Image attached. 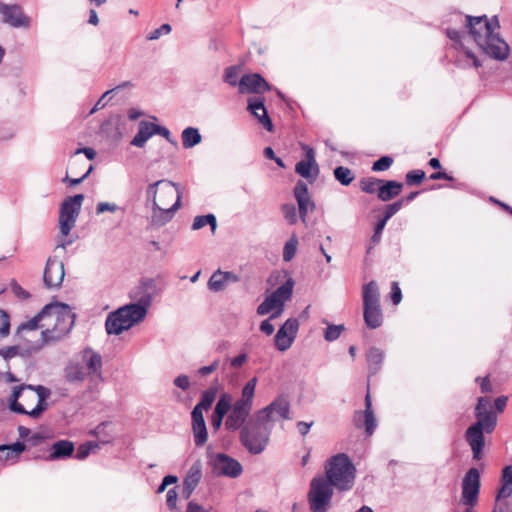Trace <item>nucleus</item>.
<instances>
[{"label":"nucleus","mask_w":512,"mask_h":512,"mask_svg":"<svg viewBox=\"0 0 512 512\" xmlns=\"http://www.w3.org/2000/svg\"><path fill=\"white\" fill-rule=\"evenodd\" d=\"M326 476H316L310 481L307 501L310 511L328 512L334 490L348 491L355 480V467L344 453L332 456L325 467Z\"/></svg>","instance_id":"obj_1"},{"label":"nucleus","mask_w":512,"mask_h":512,"mask_svg":"<svg viewBox=\"0 0 512 512\" xmlns=\"http://www.w3.org/2000/svg\"><path fill=\"white\" fill-rule=\"evenodd\" d=\"M75 321V314L71 308L63 303L46 305L42 311L32 319L23 322L18 327V332H30L41 329L40 337L30 347L31 350L40 349L49 341L58 340L67 335Z\"/></svg>","instance_id":"obj_2"},{"label":"nucleus","mask_w":512,"mask_h":512,"mask_svg":"<svg viewBox=\"0 0 512 512\" xmlns=\"http://www.w3.org/2000/svg\"><path fill=\"white\" fill-rule=\"evenodd\" d=\"M464 25L484 54L498 61L508 58L510 47L499 34L500 23L497 15L491 18L486 15H466Z\"/></svg>","instance_id":"obj_3"},{"label":"nucleus","mask_w":512,"mask_h":512,"mask_svg":"<svg viewBox=\"0 0 512 512\" xmlns=\"http://www.w3.org/2000/svg\"><path fill=\"white\" fill-rule=\"evenodd\" d=\"M475 417L477 421L466 430L465 437L471 447L473 459L480 460L485 445L484 433H492L497 425V415L492 410L488 397L478 398Z\"/></svg>","instance_id":"obj_4"},{"label":"nucleus","mask_w":512,"mask_h":512,"mask_svg":"<svg viewBox=\"0 0 512 512\" xmlns=\"http://www.w3.org/2000/svg\"><path fill=\"white\" fill-rule=\"evenodd\" d=\"M49 396L50 390L44 386L33 387L31 385H24L13 390L9 407L18 414L39 418L47 409V399Z\"/></svg>","instance_id":"obj_5"},{"label":"nucleus","mask_w":512,"mask_h":512,"mask_svg":"<svg viewBox=\"0 0 512 512\" xmlns=\"http://www.w3.org/2000/svg\"><path fill=\"white\" fill-rule=\"evenodd\" d=\"M272 427V424L261 421L260 417L255 414L240 431L241 444L251 454L262 453L269 443Z\"/></svg>","instance_id":"obj_6"},{"label":"nucleus","mask_w":512,"mask_h":512,"mask_svg":"<svg viewBox=\"0 0 512 512\" xmlns=\"http://www.w3.org/2000/svg\"><path fill=\"white\" fill-rule=\"evenodd\" d=\"M101 357L91 350L83 351L66 368V377L70 382H81L99 374Z\"/></svg>","instance_id":"obj_7"},{"label":"nucleus","mask_w":512,"mask_h":512,"mask_svg":"<svg viewBox=\"0 0 512 512\" xmlns=\"http://www.w3.org/2000/svg\"><path fill=\"white\" fill-rule=\"evenodd\" d=\"M83 200L84 196L77 194L62 202L59 212V229L62 236L67 237L74 228Z\"/></svg>","instance_id":"obj_8"},{"label":"nucleus","mask_w":512,"mask_h":512,"mask_svg":"<svg viewBox=\"0 0 512 512\" xmlns=\"http://www.w3.org/2000/svg\"><path fill=\"white\" fill-rule=\"evenodd\" d=\"M178 195L182 196L179 185L166 179L150 184L146 190L147 202L158 201L163 207L167 206L174 198L176 200Z\"/></svg>","instance_id":"obj_9"},{"label":"nucleus","mask_w":512,"mask_h":512,"mask_svg":"<svg viewBox=\"0 0 512 512\" xmlns=\"http://www.w3.org/2000/svg\"><path fill=\"white\" fill-rule=\"evenodd\" d=\"M479 491L480 473L477 468H470L462 480V503L472 508L478 501Z\"/></svg>","instance_id":"obj_10"},{"label":"nucleus","mask_w":512,"mask_h":512,"mask_svg":"<svg viewBox=\"0 0 512 512\" xmlns=\"http://www.w3.org/2000/svg\"><path fill=\"white\" fill-rule=\"evenodd\" d=\"M210 463L216 475L237 478L243 471L242 465L238 460L224 453H217L212 456Z\"/></svg>","instance_id":"obj_11"},{"label":"nucleus","mask_w":512,"mask_h":512,"mask_svg":"<svg viewBox=\"0 0 512 512\" xmlns=\"http://www.w3.org/2000/svg\"><path fill=\"white\" fill-rule=\"evenodd\" d=\"M256 415L260 417L261 421L273 425L275 421L274 415L284 420L290 419V404L284 397H278L269 405L259 410Z\"/></svg>","instance_id":"obj_12"},{"label":"nucleus","mask_w":512,"mask_h":512,"mask_svg":"<svg viewBox=\"0 0 512 512\" xmlns=\"http://www.w3.org/2000/svg\"><path fill=\"white\" fill-rule=\"evenodd\" d=\"M293 195L297 201L299 218L303 223H306L308 214L316 208L307 184L299 180L293 189Z\"/></svg>","instance_id":"obj_13"},{"label":"nucleus","mask_w":512,"mask_h":512,"mask_svg":"<svg viewBox=\"0 0 512 512\" xmlns=\"http://www.w3.org/2000/svg\"><path fill=\"white\" fill-rule=\"evenodd\" d=\"M180 207L181 195H178L175 202L169 208L160 206L158 201H154V203H151L152 212L150 216V224L155 227H162L166 225L173 219L175 213Z\"/></svg>","instance_id":"obj_14"},{"label":"nucleus","mask_w":512,"mask_h":512,"mask_svg":"<svg viewBox=\"0 0 512 512\" xmlns=\"http://www.w3.org/2000/svg\"><path fill=\"white\" fill-rule=\"evenodd\" d=\"M159 294L157 283L152 278H143L136 286L130 299L133 302L151 306L153 299Z\"/></svg>","instance_id":"obj_15"},{"label":"nucleus","mask_w":512,"mask_h":512,"mask_svg":"<svg viewBox=\"0 0 512 512\" xmlns=\"http://www.w3.org/2000/svg\"><path fill=\"white\" fill-rule=\"evenodd\" d=\"M302 149L305 151L304 160L299 161L295 166V172L301 177L313 183L319 173V168L315 160V152L313 148L308 145H303Z\"/></svg>","instance_id":"obj_16"},{"label":"nucleus","mask_w":512,"mask_h":512,"mask_svg":"<svg viewBox=\"0 0 512 512\" xmlns=\"http://www.w3.org/2000/svg\"><path fill=\"white\" fill-rule=\"evenodd\" d=\"M43 278L48 288L60 287L65 278L63 262L56 257L49 258L44 269Z\"/></svg>","instance_id":"obj_17"},{"label":"nucleus","mask_w":512,"mask_h":512,"mask_svg":"<svg viewBox=\"0 0 512 512\" xmlns=\"http://www.w3.org/2000/svg\"><path fill=\"white\" fill-rule=\"evenodd\" d=\"M353 421L357 428H365L367 436H371L374 433L377 422L372 410V401L369 393L365 397V410L355 411Z\"/></svg>","instance_id":"obj_18"},{"label":"nucleus","mask_w":512,"mask_h":512,"mask_svg":"<svg viewBox=\"0 0 512 512\" xmlns=\"http://www.w3.org/2000/svg\"><path fill=\"white\" fill-rule=\"evenodd\" d=\"M252 407L235 401L231 407L230 413L225 420V428L230 431L242 429L247 418L250 415Z\"/></svg>","instance_id":"obj_19"},{"label":"nucleus","mask_w":512,"mask_h":512,"mask_svg":"<svg viewBox=\"0 0 512 512\" xmlns=\"http://www.w3.org/2000/svg\"><path fill=\"white\" fill-rule=\"evenodd\" d=\"M106 331L109 335H119L128 329V305H124L114 312H111L105 322Z\"/></svg>","instance_id":"obj_20"},{"label":"nucleus","mask_w":512,"mask_h":512,"mask_svg":"<svg viewBox=\"0 0 512 512\" xmlns=\"http://www.w3.org/2000/svg\"><path fill=\"white\" fill-rule=\"evenodd\" d=\"M270 89L268 82L258 73L246 74L239 80L240 93H264Z\"/></svg>","instance_id":"obj_21"},{"label":"nucleus","mask_w":512,"mask_h":512,"mask_svg":"<svg viewBox=\"0 0 512 512\" xmlns=\"http://www.w3.org/2000/svg\"><path fill=\"white\" fill-rule=\"evenodd\" d=\"M0 14L4 22L13 27H28L30 25V18L24 15L16 5L0 4Z\"/></svg>","instance_id":"obj_22"},{"label":"nucleus","mask_w":512,"mask_h":512,"mask_svg":"<svg viewBox=\"0 0 512 512\" xmlns=\"http://www.w3.org/2000/svg\"><path fill=\"white\" fill-rule=\"evenodd\" d=\"M247 109L251 114L263 125V127L271 132L273 130L272 121L268 115L267 109L264 105V98L251 97L248 99Z\"/></svg>","instance_id":"obj_23"},{"label":"nucleus","mask_w":512,"mask_h":512,"mask_svg":"<svg viewBox=\"0 0 512 512\" xmlns=\"http://www.w3.org/2000/svg\"><path fill=\"white\" fill-rule=\"evenodd\" d=\"M192 418V432L194 436V443L197 447H202L208 439L206 423L203 414L197 411L191 412Z\"/></svg>","instance_id":"obj_24"},{"label":"nucleus","mask_w":512,"mask_h":512,"mask_svg":"<svg viewBox=\"0 0 512 512\" xmlns=\"http://www.w3.org/2000/svg\"><path fill=\"white\" fill-rule=\"evenodd\" d=\"M455 65L461 69L479 68L482 66L478 57L463 44H460L454 60Z\"/></svg>","instance_id":"obj_25"},{"label":"nucleus","mask_w":512,"mask_h":512,"mask_svg":"<svg viewBox=\"0 0 512 512\" xmlns=\"http://www.w3.org/2000/svg\"><path fill=\"white\" fill-rule=\"evenodd\" d=\"M25 448L26 446L23 442H16L12 445H1L0 462L3 464L15 463Z\"/></svg>","instance_id":"obj_26"},{"label":"nucleus","mask_w":512,"mask_h":512,"mask_svg":"<svg viewBox=\"0 0 512 512\" xmlns=\"http://www.w3.org/2000/svg\"><path fill=\"white\" fill-rule=\"evenodd\" d=\"M153 136V122L141 120L138 123V129L135 136L130 140V145L138 148L145 146L147 141Z\"/></svg>","instance_id":"obj_27"},{"label":"nucleus","mask_w":512,"mask_h":512,"mask_svg":"<svg viewBox=\"0 0 512 512\" xmlns=\"http://www.w3.org/2000/svg\"><path fill=\"white\" fill-rule=\"evenodd\" d=\"M403 188V184L401 182H397L394 180H382L380 186L378 187V198L381 201L387 202L396 196H398Z\"/></svg>","instance_id":"obj_28"},{"label":"nucleus","mask_w":512,"mask_h":512,"mask_svg":"<svg viewBox=\"0 0 512 512\" xmlns=\"http://www.w3.org/2000/svg\"><path fill=\"white\" fill-rule=\"evenodd\" d=\"M283 310L284 308L280 304V301H278L271 293L257 307V314L263 316L272 312V314L270 315V319H275L281 315Z\"/></svg>","instance_id":"obj_29"},{"label":"nucleus","mask_w":512,"mask_h":512,"mask_svg":"<svg viewBox=\"0 0 512 512\" xmlns=\"http://www.w3.org/2000/svg\"><path fill=\"white\" fill-rule=\"evenodd\" d=\"M237 281V276L232 272H223L221 270H217L214 272L209 281L208 288L213 292H220L225 289L228 281Z\"/></svg>","instance_id":"obj_30"},{"label":"nucleus","mask_w":512,"mask_h":512,"mask_svg":"<svg viewBox=\"0 0 512 512\" xmlns=\"http://www.w3.org/2000/svg\"><path fill=\"white\" fill-rule=\"evenodd\" d=\"M363 307L380 306V293L375 281H370L362 287Z\"/></svg>","instance_id":"obj_31"},{"label":"nucleus","mask_w":512,"mask_h":512,"mask_svg":"<svg viewBox=\"0 0 512 512\" xmlns=\"http://www.w3.org/2000/svg\"><path fill=\"white\" fill-rule=\"evenodd\" d=\"M363 318L366 326L376 329L382 325L383 314L380 306L363 307Z\"/></svg>","instance_id":"obj_32"},{"label":"nucleus","mask_w":512,"mask_h":512,"mask_svg":"<svg viewBox=\"0 0 512 512\" xmlns=\"http://www.w3.org/2000/svg\"><path fill=\"white\" fill-rule=\"evenodd\" d=\"M74 451V444L68 440H60L55 442L51 447L49 459L56 460L67 458L72 455Z\"/></svg>","instance_id":"obj_33"},{"label":"nucleus","mask_w":512,"mask_h":512,"mask_svg":"<svg viewBox=\"0 0 512 512\" xmlns=\"http://www.w3.org/2000/svg\"><path fill=\"white\" fill-rule=\"evenodd\" d=\"M368 370L370 375L378 373L382 367L384 353L376 347H371L366 353Z\"/></svg>","instance_id":"obj_34"},{"label":"nucleus","mask_w":512,"mask_h":512,"mask_svg":"<svg viewBox=\"0 0 512 512\" xmlns=\"http://www.w3.org/2000/svg\"><path fill=\"white\" fill-rule=\"evenodd\" d=\"M501 488L498 491L496 500L505 499L512 494V465L506 466L502 471Z\"/></svg>","instance_id":"obj_35"},{"label":"nucleus","mask_w":512,"mask_h":512,"mask_svg":"<svg viewBox=\"0 0 512 512\" xmlns=\"http://www.w3.org/2000/svg\"><path fill=\"white\" fill-rule=\"evenodd\" d=\"M217 396V389L210 387L203 391L200 396L199 402L195 405L192 411H198L199 414H203V410H207L211 407Z\"/></svg>","instance_id":"obj_36"},{"label":"nucleus","mask_w":512,"mask_h":512,"mask_svg":"<svg viewBox=\"0 0 512 512\" xmlns=\"http://www.w3.org/2000/svg\"><path fill=\"white\" fill-rule=\"evenodd\" d=\"M151 306L130 302V328L144 321Z\"/></svg>","instance_id":"obj_37"},{"label":"nucleus","mask_w":512,"mask_h":512,"mask_svg":"<svg viewBox=\"0 0 512 512\" xmlns=\"http://www.w3.org/2000/svg\"><path fill=\"white\" fill-rule=\"evenodd\" d=\"M182 145L184 148L189 149L196 145H198L201 140L202 136L199 133V130L194 127H187L182 131Z\"/></svg>","instance_id":"obj_38"},{"label":"nucleus","mask_w":512,"mask_h":512,"mask_svg":"<svg viewBox=\"0 0 512 512\" xmlns=\"http://www.w3.org/2000/svg\"><path fill=\"white\" fill-rule=\"evenodd\" d=\"M294 281L292 278H288L281 286L272 292L274 297L280 301V304L284 308L286 301L290 300L293 292Z\"/></svg>","instance_id":"obj_39"},{"label":"nucleus","mask_w":512,"mask_h":512,"mask_svg":"<svg viewBox=\"0 0 512 512\" xmlns=\"http://www.w3.org/2000/svg\"><path fill=\"white\" fill-rule=\"evenodd\" d=\"M257 384V378L253 377L251 378L242 388L241 397L237 399L236 401L240 403H244L245 405H248L252 407L253 405V399L255 395V387Z\"/></svg>","instance_id":"obj_40"},{"label":"nucleus","mask_w":512,"mask_h":512,"mask_svg":"<svg viewBox=\"0 0 512 512\" xmlns=\"http://www.w3.org/2000/svg\"><path fill=\"white\" fill-rule=\"evenodd\" d=\"M94 435L99 439L101 444H108L114 438V427L110 424L103 423L96 427Z\"/></svg>","instance_id":"obj_41"},{"label":"nucleus","mask_w":512,"mask_h":512,"mask_svg":"<svg viewBox=\"0 0 512 512\" xmlns=\"http://www.w3.org/2000/svg\"><path fill=\"white\" fill-rule=\"evenodd\" d=\"M202 477V470L200 463H194L188 470L186 477L183 480V484L196 488Z\"/></svg>","instance_id":"obj_42"},{"label":"nucleus","mask_w":512,"mask_h":512,"mask_svg":"<svg viewBox=\"0 0 512 512\" xmlns=\"http://www.w3.org/2000/svg\"><path fill=\"white\" fill-rule=\"evenodd\" d=\"M206 225H210L211 231L215 232L217 221L214 214L196 216L193 220L192 230H199Z\"/></svg>","instance_id":"obj_43"},{"label":"nucleus","mask_w":512,"mask_h":512,"mask_svg":"<svg viewBox=\"0 0 512 512\" xmlns=\"http://www.w3.org/2000/svg\"><path fill=\"white\" fill-rule=\"evenodd\" d=\"M105 212L118 214L121 217H124L126 209L125 206H120L114 202H99L96 206V214L100 215Z\"/></svg>","instance_id":"obj_44"},{"label":"nucleus","mask_w":512,"mask_h":512,"mask_svg":"<svg viewBox=\"0 0 512 512\" xmlns=\"http://www.w3.org/2000/svg\"><path fill=\"white\" fill-rule=\"evenodd\" d=\"M232 405L231 395L228 393H223L219 397L213 412L217 415L219 414L225 416L231 410Z\"/></svg>","instance_id":"obj_45"},{"label":"nucleus","mask_w":512,"mask_h":512,"mask_svg":"<svg viewBox=\"0 0 512 512\" xmlns=\"http://www.w3.org/2000/svg\"><path fill=\"white\" fill-rule=\"evenodd\" d=\"M125 85H121L118 87H115L111 90L106 91L102 97L97 101L93 109L91 110V113L96 112L99 109L104 108L108 102H110L115 96H117L120 91L124 88Z\"/></svg>","instance_id":"obj_46"},{"label":"nucleus","mask_w":512,"mask_h":512,"mask_svg":"<svg viewBox=\"0 0 512 512\" xmlns=\"http://www.w3.org/2000/svg\"><path fill=\"white\" fill-rule=\"evenodd\" d=\"M335 179L344 186H348L354 180L352 171L344 166H338L334 170Z\"/></svg>","instance_id":"obj_47"},{"label":"nucleus","mask_w":512,"mask_h":512,"mask_svg":"<svg viewBox=\"0 0 512 512\" xmlns=\"http://www.w3.org/2000/svg\"><path fill=\"white\" fill-rule=\"evenodd\" d=\"M294 340L287 336L283 329H279L275 335V346L279 351H286L291 347Z\"/></svg>","instance_id":"obj_48"},{"label":"nucleus","mask_w":512,"mask_h":512,"mask_svg":"<svg viewBox=\"0 0 512 512\" xmlns=\"http://www.w3.org/2000/svg\"><path fill=\"white\" fill-rule=\"evenodd\" d=\"M283 216L288 224L294 225L298 221L297 208L292 203H285L281 207Z\"/></svg>","instance_id":"obj_49"},{"label":"nucleus","mask_w":512,"mask_h":512,"mask_svg":"<svg viewBox=\"0 0 512 512\" xmlns=\"http://www.w3.org/2000/svg\"><path fill=\"white\" fill-rule=\"evenodd\" d=\"M345 330V327L343 324L335 325V324H328L327 328L324 332V338L328 342H332L337 340L341 333Z\"/></svg>","instance_id":"obj_50"},{"label":"nucleus","mask_w":512,"mask_h":512,"mask_svg":"<svg viewBox=\"0 0 512 512\" xmlns=\"http://www.w3.org/2000/svg\"><path fill=\"white\" fill-rule=\"evenodd\" d=\"M298 239L293 235L284 245L283 259L284 261H290L297 252Z\"/></svg>","instance_id":"obj_51"},{"label":"nucleus","mask_w":512,"mask_h":512,"mask_svg":"<svg viewBox=\"0 0 512 512\" xmlns=\"http://www.w3.org/2000/svg\"><path fill=\"white\" fill-rule=\"evenodd\" d=\"M380 183H382V180L375 179L372 177L363 178L360 181V188L362 191L373 194L375 192L378 193V187L380 186Z\"/></svg>","instance_id":"obj_52"},{"label":"nucleus","mask_w":512,"mask_h":512,"mask_svg":"<svg viewBox=\"0 0 512 512\" xmlns=\"http://www.w3.org/2000/svg\"><path fill=\"white\" fill-rule=\"evenodd\" d=\"M299 328V322L296 318H289L285 321V323L280 327V329H283L286 335L291 337L293 340H295L297 336Z\"/></svg>","instance_id":"obj_53"},{"label":"nucleus","mask_w":512,"mask_h":512,"mask_svg":"<svg viewBox=\"0 0 512 512\" xmlns=\"http://www.w3.org/2000/svg\"><path fill=\"white\" fill-rule=\"evenodd\" d=\"M238 76L239 70L236 66H229L224 71V81L233 87L239 86Z\"/></svg>","instance_id":"obj_54"},{"label":"nucleus","mask_w":512,"mask_h":512,"mask_svg":"<svg viewBox=\"0 0 512 512\" xmlns=\"http://www.w3.org/2000/svg\"><path fill=\"white\" fill-rule=\"evenodd\" d=\"M99 449V444L94 442H88L80 445L76 452V458L79 460L85 459L91 452Z\"/></svg>","instance_id":"obj_55"},{"label":"nucleus","mask_w":512,"mask_h":512,"mask_svg":"<svg viewBox=\"0 0 512 512\" xmlns=\"http://www.w3.org/2000/svg\"><path fill=\"white\" fill-rule=\"evenodd\" d=\"M404 206V200H397L392 204L386 206L383 218L381 220L387 221L393 217Z\"/></svg>","instance_id":"obj_56"},{"label":"nucleus","mask_w":512,"mask_h":512,"mask_svg":"<svg viewBox=\"0 0 512 512\" xmlns=\"http://www.w3.org/2000/svg\"><path fill=\"white\" fill-rule=\"evenodd\" d=\"M424 178H425L424 171H422L420 169L411 170L406 174V183H407V185H410V186L417 185V184H420Z\"/></svg>","instance_id":"obj_57"},{"label":"nucleus","mask_w":512,"mask_h":512,"mask_svg":"<svg viewBox=\"0 0 512 512\" xmlns=\"http://www.w3.org/2000/svg\"><path fill=\"white\" fill-rule=\"evenodd\" d=\"M393 164V158L390 156H382L373 163V171H386Z\"/></svg>","instance_id":"obj_58"},{"label":"nucleus","mask_w":512,"mask_h":512,"mask_svg":"<svg viewBox=\"0 0 512 512\" xmlns=\"http://www.w3.org/2000/svg\"><path fill=\"white\" fill-rule=\"evenodd\" d=\"M171 32V26L170 24H162L160 27L154 29L153 31H151L148 36H147V39L149 40H156L158 38H160L162 35H167Z\"/></svg>","instance_id":"obj_59"},{"label":"nucleus","mask_w":512,"mask_h":512,"mask_svg":"<svg viewBox=\"0 0 512 512\" xmlns=\"http://www.w3.org/2000/svg\"><path fill=\"white\" fill-rule=\"evenodd\" d=\"M177 492L175 488L168 490L166 495V503L171 511L177 510Z\"/></svg>","instance_id":"obj_60"},{"label":"nucleus","mask_w":512,"mask_h":512,"mask_svg":"<svg viewBox=\"0 0 512 512\" xmlns=\"http://www.w3.org/2000/svg\"><path fill=\"white\" fill-rule=\"evenodd\" d=\"M385 225H386V222L385 220H379L374 228V233L371 237V241L374 243V244H377L380 242L381 240V236H382V232L385 228Z\"/></svg>","instance_id":"obj_61"},{"label":"nucleus","mask_w":512,"mask_h":512,"mask_svg":"<svg viewBox=\"0 0 512 512\" xmlns=\"http://www.w3.org/2000/svg\"><path fill=\"white\" fill-rule=\"evenodd\" d=\"M391 301L394 305H398L402 300L401 289L397 282H392L391 284Z\"/></svg>","instance_id":"obj_62"},{"label":"nucleus","mask_w":512,"mask_h":512,"mask_svg":"<svg viewBox=\"0 0 512 512\" xmlns=\"http://www.w3.org/2000/svg\"><path fill=\"white\" fill-rule=\"evenodd\" d=\"M174 385L184 391L190 388V380L189 377L185 374L177 376L174 381Z\"/></svg>","instance_id":"obj_63"},{"label":"nucleus","mask_w":512,"mask_h":512,"mask_svg":"<svg viewBox=\"0 0 512 512\" xmlns=\"http://www.w3.org/2000/svg\"><path fill=\"white\" fill-rule=\"evenodd\" d=\"M154 135H161L167 141H169L171 143L173 142L172 139H171L170 131L166 127L160 126V125H158L156 123H153V136Z\"/></svg>","instance_id":"obj_64"}]
</instances>
